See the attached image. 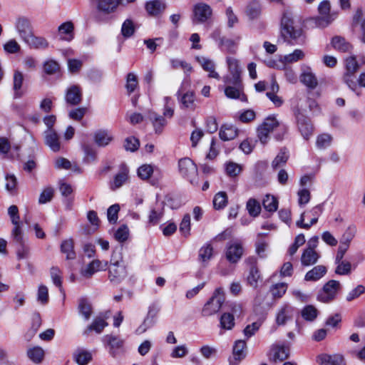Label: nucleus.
<instances>
[{
    "mask_svg": "<svg viewBox=\"0 0 365 365\" xmlns=\"http://www.w3.org/2000/svg\"><path fill=\"white\" fill-rule=\"evenodd\" d=\"M281 33L285 38H290L297 43L304 41V31L300 26H294L292 15L284 11L281 19Z\"/></svg>",
    "mask_w": 365,
    "mask_h": 365,
    "instance_id": "f257e3e1",
    "label": "nucleus"
},
{
    "mask_svg": "<svg viewBox=\"0 0 365 365\" xmlns=\"http://www.w3.org/2000/svg\"><path fill=\"white\" fill-rule=\"evenodd\" d=\"M108 269V278L113 284H119L127 276L125 266L123 262V256L120 252H113Z\"/></svg>",
    "mask_w": 365,
    "mask_h": 365,
    "instance_id": "f03ea898",
    "label": "nucleus"
},
{
    "mask_svg": "<svg viewBox=\"0 0 365 365\" xmlns=\"http://www.w3.org/2000/svg\"><path fill=\"white\" fill-rule=\"evenodd\" d=\"M292 111L296 118L298 128L304 139H309L313 132V125L310 119L305 115L302 102H299L292 107Z\"/></svg>",
    "mask_w": 365,
    "mask_h": 365,
    "instance_id": "7ed1b4c3",
    "label": "nucleus"
},
{
    "mask_svg": "<svg viewBox=\"0 0 365 365\" xmlns=\"http://www.w3.org/2000/svg\"><path fill=\"white\" fill-rule=\"evenodd\" d=\"M23 74L19 71H16L14 75L13 83V101L11 105L12 111L21 116L22 113L23 103L21 98L23 96Z\"/></svg>",
    "mask_w": 365,
    "mask_h": 365,
    "instance_id": "20e7f679",
    "label": "nucleus"
},
{
    "mask_svg": "<svg viewBox=\"0 0 365 365\" xmlns=\"http://www.w3.org/2000/svg\"><path fill=\"white\" fill-rule=\"evenodd\" d=\"M225 297L223 289L217 288L210 299L205 304L202 309V315L209 317L218 312L225 302Z\"/></svg>",
    "mask_w": 365,
    "mask_h": 365,
    "instance_id": "39448f33",
    "label": "nucleus"
},
{
    "mask_svg": "<svg viewBox=\"0 0 365 365\" xmlns=\"http://www.w3.org/2000/svg\"><path fill=\"white\" fill-rule=\"evenodd\" d=\"M24 43L29 47L35 50H44L48 47V41L41 36H36L32 34V26L29 21L24 19Z\"/></svg>",
    "mask_w": 365,
    "mask_h": 365,
    "instance_id": "423d86ee",
    "label": "nucleus"
},
{
    "mask_svg": "<svg viewBox=\"0 0 365 365\" xmlns=\"http://www.w3.org/2000/svg\"><path fill=\"white\" fill-rule=\"evenodd\" d=\"M178 168L180 174L191 184H197V168L191 159L188 158L180 159L178 162Z\"/></svg>",
    "mask_w": 365,
    "mask_h": 365,
    "instance_id": "0eeeda50",
    "label": "nucleus"
},
{
    "mask_svg": "<svg viewBox=\"0 0 365 365\" xmlns=\"http://www.w3.org/2000/svg\"><path fill=\"white\" fill-rule=\"evenodd\" d=\"M245 264L249 268V274L247 277L250 286L257 288L258 282L262 281V277L257 267V258L255 256H250L246 258Z\"/></svg>",
    "mask_w": 365,
    "mask_h": 365,
    "instance_id": "6e6552de",
    "label": "nucleus"
},
{
    "mask_svg": "<svg viewBox=\"0 0 365 365\" xmlns=\"http://www.w3.org/2000/svg\"><path fill=\"white\" fill-rule=\"evenodd\" d=\"M245 249L241 242L234 240L227 244L225 257L231 264L238 262L244 255Z\"/></svg>",
    "mask_w": 365,
    "mask_h": 365,
    "instance_id": "1a4fd4ad",
    "label": "nucleus"
},
{
    "mask_svg": "<svg viewBox=\"0 0 365 365\" xmlns=\"http://www.w3.org/2000/svg\"><path fill=\"white\" fill-rule=\"evenodd\" d=\"M227 63L230 73L223 77V81L226 84L238 86L240 83V70L238 61L235 58L227 57Z\"/></svg>",
    "mask_w": 365,
    "mask_h": 365,
    "instance_id": "9d476101",
    "label": "nucleus"
},
{
    "mask_svg": "<svg viewBox=\"0 0 365 365\" xmlns=\"http://www.w3.org/2000/svg\"><path fill=\"white\" fill-rule=\"evenodd\" d=\"M339 288L340 283L339 281L333 279L329 281L319 293L317 296L318 300L322 302H329L335 298Z\"/></svg>",
    "mask_w": 365,
    "mask_h": 365,
    "instance_id": "9b49d317",
    "label": "nucleus"
},
{
    "mask_svg": "<svg viewBox=\"0 0 365 365\" xmlns=\"http://www.w3.org/2000/svg\"><path fill=\"white\" fill-rule=\"evenodd\" d=\"M330 10L331 5L328 0H324L319 4L318 11L321 15V17L319 19V24L320 26H327L336 18L337 14L335 12L331 13Z\"/></svg>",
    "mask_w": 365,
    "mask_h": 365,
    "instance_id": "f8f14e48",
    "label": "nucleus"
},
{
    "mask_svg": "<svg viewBox=\"0 0 365 365\" xmlns=\"http://www.w3.org/2000/svg\"><path fill=\"white\" fill-rule=\"evenodd\" d=\"M13 228L11 232V243L16 247L23 245V230L19 223V214L10 217Z\"/></svg>",
    "mask_w": 365,
    "mask_h": 365,
    "instance_id": "ddd939ff",
    "label": "nucleus"
},
{
    "mask_svg": "<svg viewBox=\"0 0 365 365\" xmlns=\"http://www.w3.org/2000/svg\"><path fill=\"white\" fill-rule=\"evenodd\" d=\"M194 21L196 23H204L209 19L212 14L211 7L205 3H199L195 5L193 9Z\"/></svg>",
    "mask_w": 365,
    "mask_h": 365,
    "instance_id": "4468645a",
    "label": "nucleus"
},
{
    "mask_svg": "<svg viewBox=\"0 0 365 365\" xmlns=\"http://www.w3.org/2000/svg\"><path fill=\"white\" fill-rule=\"evenodd\" d=\"M107 261L93 259L81 270V274L86 278H91L96 272L106 270L108 267Z\"/></svg>",
    "mask_w": 365,
    "mask_h": 365,
    "instance_id": "2eb2a0df",
    "label": "nucleus"
},
{
    "mask_svg": "<svg viewBox=\"0 0 365 365\" xmlns=\"http://www.w3.org/2000/svg\"><path fill=\"white\" fill-rule=\"evenodd\" d=\"M261 125L268 128L271 132L274 131L275 129H277L279 132V134H276L275 135V138L277 140H281L287 132L286 125L281 124L274 116H269L265 118Z\"/></svg>",
    "mask_w": 365,
    "mask_h": 365,
    "instance_id": "dca6fc26",
    "label": "nucleus"
},
{
    "mask_svg": "<svg viewBox=\"0 0 365 365\" xmlns=\"http://www.w3.org/2000/svg\"><path fill=\"white\" fill-rule=\"evenodd\" d=\"M177 97L182 109L195 110L197 108L196 98L194 92L187 91L186 93L181 94L180 91H178L177 93Z\"/></svg>",
    "mask_w": 365,
    "mask_h": 365,
    "instance_id": "f3484780",
    "label": "nucleus"
},
{
    "mask_svg": "<svg viewBox=\"0 0 365 365\" xmlns=\"http://www.w3.org/2000/svg\"><path fill=\"white\" fill-rule=\"evenodd\" d=\"M65 100L70 106H77L82 101V91L77 85L68 87L66 91Z\"/></svg>",
    "mask_w": 365,
    "mask_h": 365,
    "instance_id": "a211bd4d",
    "label": "nucleus"
},
{
    "mask_svg": "<svg viewBox=\"0 0 365 365\" xmlns=\"http://www.w3.org/2000/svg\"><path fill=\"white\" fill-rule=\"evenodd\" d=\"M295 313L296 309L294 307L289 304H284L277 314L276 323L279 326L284 325L288 321L293 319Z\"/></svg>",
    "mask_w": 365,
    "mask_h": 365,
    "instance_id": "6ab92c4d",
    "label": "nucleus"
},
{
    "mask_svg": "<svg viewBox=\"0 0 365 365\" xmlns=\"http://www.w3.org/2000/svg\"><path fill=\"white\" fill-rule=\"evenodd\" d=\"M148 119L150 121L156 134H160L163 131L164 128L166 126L168 122L164 116L154 112L148 111Z\"/></svg>",
    "mask_w": 365,
    "mask_h": 365,
    "instance_id": "aec40b11",
    "label": "nucleus"
},
{
    "mask_svg": "<svg viewBox=\"0 0 365 365\" xmlns=\"http://www.w3.org/2000/svg\"><path fill=\"white\" fill-rule=\"evenodd\" d=\"M262 11V6L259 1L252 0L250 1L245 10L246 16L249 20L254 21L260 18Z\"/></svg>",
    "mask_w": 365,
    "mask_h": 365,
    "instance_id": "412c9836",
    "label": "nucleus"
},
{
    "mask_svg": "<svg viewBox=\"0 0 365 365\" xmlns=\"http://www.w3.org/2000/svg\"><path fill=\"white\" fill-rule=\"evenodd\" d=\"M319 365H346L344 356L341 354H323L318 356Z\"/></svg>",
    "mask_w": 365,
    "mask_h": 365,
    "instance_id": "4be33fe9",
    "label": "nucleus"
},
{
    "mask_svg": "<svg viewBox=\"0 0 365 365\" xmlns=\"http://www.w3.org/2000/svg\"><path fill=\"white\" fill-rule=\"evenodd\" d=\"M45 144L53 152L59 151L61 143L59 136L55 130H46L44 131Z\"/></svg>",
    "mask_w": 365,
    "mask_h": 365,
    "instance_id": "5701e85b",
    "label": "nucleus"
},
{
    "mask_svg": "<svg viewBox=\"0 0 365 365\" xmlns=\"http://www.w3.org/2000/svg\"><path fill=\"white\" fill-rule=\"evenodd\" d=\"M332 47L339 52L350 53L352 51V45L346 39L341 36H335L331 40Z\"/></svg>",
    "mask_w": 365,
    "mask_h": 365,
    "instance_id": "b1692460",
    "label": "nucleus"
},
{
    "mask_svg": "<svg viewBox=\"0 0 365 365\" xmlns=\"http://www.w3.org/2000/svg\"><path fill=\"white\" fill-rule=\"evenodd\" d=\"M197 61L200 64L202 68L208 72V77L215 78L217 80L220 79V76L217 72L215 71V63L213 61L205 57H197Z\"/></svg>",
    "mask_w": 365,
    "mask_h": 365,
    "instance_id": "393cba45",
    "label": "nucleus"
},
{
    "mask_svg": "<svg viewBox=\"0 0 365 365\" xmlns=\"http://www.w3.org/2000/svg\"><path fill=\"white\" fill-rule=\"evenodd\" d=\"M299 78L300 81L310 89H314L318 85V80L309 67L302 71Z\"/></svg>",
    "mask_w": 365,
    "mask_h": 365,
    "instance_id": "a878e982",
    "label": "nucleus"
},
{
    "mask_svg": "<svg viewBox=\"0 0 365 365\" xmlns=\"http://www.w3.org/2000/svg\"><path fill=\"white\" fill-rule=\"evenodd\" d=\"M289 348L285 346H273L270 352V359L274 362L282 361L288 358Z\"/></svg>",
    "mask_w": 365,
    "mask_h": 365,
    "instance_id": "bb28decb",
    "label": "nucleus"
},
{
    "mask_svg": "<svg viewBox=\"0 0 365 365\" xmlns=\"http://www.w3.org/2000/svg\"><path fill=\"white\" fill-rule=\"evenodd\" d=\"M121 1L122 0H98L97 8L101 12L108 14L115 12Z\"/></svg>",
    "mask_w": 365,
    "mask_h": 365,
    "instance_id": "cd10ccee",
    "label": "nucleus"
},
{
    "mask_svg": "<svg viewBox=\"0 0 365 365\" xmlns=\"http://www.w3.org/2000/svg\"><path fill=\"white\" fill-rule=\"evenodd\" d=\"M166 8L165 4L159 0H153L145 4V10L150 16L161 15Z\"/></svg>",
    "mask_w": 365,
    "mask_h": 365,
    "instance_id": "c85d7f7f",
    "label": "nucleus"
},
{
    "mask_svg": "<svg viewBox=\"0 0 365 365\" xmlns=\"http://www.w3.org/2000/svg\"><path fill=\"white\" fill-rule=\"evenodd\" d=\"M26 355L34 364H39L45 358V351L42 347L35 346L27 349Z\"/></svg>",
    "mask_w": 365,
    "mask_h": 365,
    "instance_id": "c756f323",
    "label": "nucleus"
},
{
    "mask_svg": "<svg viewBox=\"0 0 365 365\" xmlns=\"http://www.w3.org/2000/svg\"><path fill=\"white\" fill-rule=\"evenodd\" d=\"M320 255L315 250L310 248H306L301 257V263L303 266H310L317 262Z\"/></svg>",
    "mask_w": 365,
    "mask_h": 365,
    "instance_id": "7c9ffc66",
    "label": "nucleus"
},
{
    "mask_svg": "<svg viewBox=\"0 0 365 365\" xmlns=\"http://www.w3.org/2000/svg\"><path fill=\"white\" fill-rule=\"evenodd\" d=\"M113 139L111 133L107 130H98L94 133V141L100 147L108 145Z\"/></svg>",
    "mask_w": 365,
    "mask_h": 365,
    "instance_id": "2f4dec72",
    "label": "nucleus"
},
{
    "mask_svg": "<svg viewBox=\"0 0 365 365\" xmlns=\"http://www.w3.org/2000/svg\"><path fill=\"white\" fill-rule=\"evenodd\" d=\"M238 135V130L232 125L224 124L221 126L219 136L224 141L231 140Z\"/></svg>",
    "mask_w": 365,
    "mask_h": 365,
    "instance_id": "473e14b6",
    "label": "nucleus"
},
{
    "mask_svg": "<svg viewBox=\"0 0 365 365\" xmlns=\"http://www.w3.org/2000/svg\"><path fill=\"white\" fill-rule=\"evenodd\" d=\"M74 26L71 21H66L58 26V31L61 38L67 41H71L74 37Z\"/></svg>",
    "mask_w": 365,
    "mask_h": 365,
    "instance_id": "72a5a7b5",
    "label": "nucleus"
},
{
    "mask_svg": "<svg viewBox=\"0 0 365 365\" xmlns=\"http://www.w3.org/2000/svg\"><path fill=\"white\" fill-rule=\"evenodd\" d=\"M104 340L107 345L110 347V354L113 356H115L117 351L123 345V340L118 336L113 335H106L104 336Z\"/></svg>",
    "mask_w": 365,
    "mask_h": 365,
    "instance_id": "f704fd0d",
    "label": "nucleus"
},
{
    "mask_svg": "<svg viewBox=\"0 0 365 365\" xmlns=\"http://www.w3.org/2000/svg\"><path fill=\"white\" fill-rule=\"evenodd\" d=\"M327 273V268L324 265H317L307 272L304 277L306 281H317Z\"/></svg>",
    "mask_w": 365,
    "mask_h": 365,
    "instance_id": "c9c22d12",
    "label": "nucleus"
},
{
    "mask_svg": "<svg viewBox=\"0 0 365 365\" xmlns=\"http://www.w3.org/2000/svg\"><path fill=\"white\" fill-rule=\"evenodd\" d=\"M213 256V247L210 243L203 245L198 252V260L206 266Z\"/></svg>",
    "mask_w": 365,
    "mask_h": 365,
    "instance_id": "e433bc0d",
    "label": "nucleus"
},
{
    "mask_svg": "<svg viewBox=\"0 0 365 365\" xmlns=\"http://www.w3.org/2000/svg\"><path fill=\"white\" fill-rule=\"evenodd\" d=\"M73 359L78 365H86L92 360V354L84 349H77L73 354Z\"/></svg>",
    "mask_w": 365,
    "mask_h": 365,
    "instance_id": "4c0bfd02",
    "label": "nucleus"
},
{
    "mask_svg": "<svg viewBox=\"0 0 365 365\" xmlns=\"http://www.w3.org/2000/svg\"><path fill=\"white\" fill-rule=\"evenodd\" d=\"M108 326V323L106 322L105 319L102 317H97L94 319L92 324L88 327L87 329L85 331L84 334H88V332L94 331L97 334H100L102 332L103 329Z\"/></svg>",
    "mask_w": 365,
    "mask_h": 365,
    "instance_id": "58836bf2",
    "label": "nucleus"
},
{
    "mask_svg": "<svg viewBox=\"0 0 365 365\" xmlns=\"http://www.w3.org/2000/svg\"><path fill=\"white\" fill-rule=\"evenodd\" d=\"M246 348V341L245 340H237L235 342V344L233 346L232 349V354L234 356L235 360H242L243 359L246 354L244 352V350Z\"/></svg>",
    "mask_w": 365,
    "mask_h": 365,
    "instance_id": "ea45409f",
    "label": "nucleus"
},
{
    "mask_svg": "<svg viewBox=\"0 0 365 365\" xmlns=\"http://www.w3.org/2000/svg\"><path fill=\"white\" fill-rule=\"evenodd\" d=\"M225 88V96L232 99H240L241 101H247L246 96L241 92L239 88H237L234 86H230L231 84H228Z\"/></svg>",
    "mask_w": 365,
    "mask_h": 365,
    "instance_id": "a19ab883",
    "label": "nucleus"
},
{
    "mask_svg": "<svg viewBox=\"0 0 365 365\" xmlns=\"http://www.w3.org/2000/svg\"><path fill=\"white\" fill-rule=\"evenodd\" d=\"M289 159V152L286 148L280 150L279 153L275 157L272 163V167L277 169L284 165Z\"/></svg>",
    "mask_w": 365,
    "mask_h": 365,
    "instance_id": "79ce46f5",
    "label": "nucleus"
},
{
    "mask_svg": "<svg viewBox=\"0 0 365 365\" xmlns=\"http://www.w3.org/2000/svg\"><path fill=\"white\" fill-rule=\"evenodd\" d=\"M220 327L225 330H231L235 327L234 315L230 313H224L220 319Z\"/></svg>",
    "mask_w": 365,
    "mask_h": 365,
    "instance_id": "37998d69",
    "label": "nucleus"
},
{
    "mask_svg": "<svg viewBox=\"0 0 365 365\" xmlns=\"http://www.w3.org/2000/svg\"><path fill=\"white\" fill-rule=\"evenodd\" d=\"M50 275L54 285L59 289L61 292H62L63 287L61 270L58 267H52L50 269Z\"/></svg>",
    "mask_w": 365,
    "mask_h": 365,
    "instance_id": "c03bdc74",
    "label": "nucleus"
},
{
    "mask_svg": "<svg viewBox=\"0 0 365 365\" xmlns=\"http://www.w3.org/2000/svg\"><path fill=\"white\" fill-rule=\"evenodd\" d=\"M128 171L126 169H123L121 172L115 175L113 182L110 185L112 190H116L120 187L128 180Z\"/></svg>",
    "mask_w": 365,
    "mask_h": 365,
    "instance_id": "a18cd8bd",
    "label": "nucleus"
},
{
    "mask_svg": "<svg viewBox=\"0 0 365 365\" xmlns=\"http://www.w3.org/2000/svg\"><path fill=\"white\" fill-rule=\"evenodd\" d=\"M61 252L66 255L67 259H73L76 258V253L73 250V242L72 240H67L61 243Z\"/></svg>",
    "mask_w": 365,
    "mask_h": 365,
    "instance_id": "49530a36",
    "label": "nucleus"
},
{
    "mask_svg": "<svg viewBox=\"0 0 365 365\" xmlns=\"http://www.w3.org/2000/svg\"><path fill=\"white\" fill-rule=\"evenodd\" d=\"M356 230L355 225L349 226L342 235L340 239V243L349 246L356 233Z\"/></svg>",
    "mask_w": 365,
    "mask_h": 365,
    "instance_id": "de8ad7c7",
    "label": "nucleus"
},
{
    "mask_svg": "<svg viewBox=\"0 0 365 365\" xmlns=\"http://www.w3.org/2000/svg\"><path fill=\"white\" fill-rule=\"evenodd\" d=\"M337 264L335 273L339 275H347L351 272V264L349 261L341 259L339 262H336Z\"/></svg>",
    "mask_w": 365,
    "mask_h": 365,
    "instance_id": "09e8293b",
    "label": "nucleus"
},
{
    "mask_svg": "<svg viewBox=\"0 0 365 365\" xmlns=\"http://www.w3.org/2000/svg\"><path fill=\"white\" fill-rule=\"evenodd\" d=\"M301 314L304 320L313 322L318 315V311L314 306L307 305L302 309Z\"/></svg>",
    "mask_w": 365,
    "mask_h": 365,
    "instance_id": "8fccbe9b",
    "label": "nucleus"
},
{
    "mask_svg": "<svg viewBox=\"0 0 365 365\" xmlns=\"http://www.w3.org/2000/svg\"><path fill=\"white\" fill-rule=\"evenodd\" d=\"M78 310L81 314L83 316L86 320L89 319L92 314V308L91 304L86 299L81 298L78 303Z\"/></svg>",
    "mask_w": 365,
    "mask_h": 365,
    "instance_id": "3c124183",
    "label": "nucleus"
},
{
    "mask_svg": "<svg viewBox=\"0 0 365 365\" xmlns=\"http://www.w3.org/2000/svg\"><path fill=\"white\" fill-rule=\"evenodd\" d=\"M31 327L27 333L28 336L30 338L35 335V334L36 333V331H38V328L41 324V319L39 313H33L31 315Z\"/></svg>",
    "mask_w": 365,
    "mask_h": 365,
    "instance_id": "603ef678",
    "label": "nucleus"
},
{
    "mask_svg": "<svg viewBox=\"0 0 365 365\" xmlns=\"http://www.w3.org/2000/svg\"><path fill=\"white\" fill-rule=\"evenodd\" d=\"M43 71L48 75H55L59 73L60 66L57 61L50 59L43 63Z\"/></svg>",
    "mask_w": 365,
    "mask_h": 365,
    "instance_id": "864d4df0",
    "label": "nucleus"
},
{
    "mask_svg": "<svg viewBox=\"0 0 365 365\" xmlns=\"http://www.w3.org/2000/svg\"><path fill=\"white\" fill-rule=\"evenodd\" d=\"M262 205L266 210L273 212L277 209L278 201L274 196L267 195L263 199Z\"/></svg>",
    "mask_w": 365,
    "mask_h": 365,
    "instance_id": "5fc2aeb1",
    "label": "nucleus"
},
{
    "mask_svg": "<svg viewBox=\"0 0 365 365\" xmlns=\"http://www.w3.org/2000/svg\"><path fill=\"white\" fill-rule=\"evenodd\" d=\"M227 204V195L225 192H217L213 199V205L216 210L223 209Z\"/></svg>",
    "mask_w": 365,
    "mask_h": 365,
    "instance_id": "6e6d98bb",
    "label": "nucleus"
},
{
    "mask_svg": "<svg viewBox=\"0 0 365 365\" xmlns=\"http://www.w3.org/2000/svg\"><path fill=\"white\" fill-rule=\"evenodd\" d=\"M246 208L249 214L254 217L258 216L261 211L259 202L253 198H250L247 201Z\"/></svg>",
    "mask_w": 365,
    "mask_h": 365,
    "instance_id": "4d7b16f0",
    "label": "nucleus"
},
{
    "mask_svg": "<svg viewBox=\"0 0 365 365\" xmlns=\"http://www.w3.org/2000/svg\"><path fill=\"white\" fill-rule=\"evenodd\" d=\"M135 28L131 19H126L122 24L121 34L124 38H130L135 32Z\"/></svg>",
    "mask_w": 365,
    "mask_h": 365,
    "instance_id": "13d9d810",
    "label": "nucleus"
},
{
    "mask_svg": "<svg viewBox=\"0 0 365 365\" xmlns=\"http://www.w3.org/2000/svg\"><path fill=\"white\" fill-rule=\"evenodd\" d=\"M299 102H302L303 108L304 110H305V108H304V105H305V106H308L309 110L313 114L317 115L320 113V108H319L318 103L314 99H312L309 98H304V99L299 98L297 101V104Z\"/></svg>",
    "mask_w": 365,
    "mask_h": 365,
    "instance_id": "bf43d9fd",
    "label": "nucleus"
},
{
    "mask_svg": "<svg viewBox=\"0 0 365 365\" xmlns=\"http://www.w3.org/2000/svg\"><path fill=\"white\" fill-rule=\"evenodd\" d=\"M345 72L355 73L359 68V65L355 56H349L344 60Z\"/></svg>",
    "mask_w": 365,
    "mask_h": 365,
    "instance_id": "052dcab7",
    "label": "nucleus"
},
{
    "mask_svg": "<svg viewBox=\"0 0 365 365\" xmlns=\"http://www.w3.org/2000/svg\"><path fill=\"white\" fill-rule=\"evenodd\" d=\"M304 53L301 49H295L292 53L285 55L283 61L287 63L297 62L304 58Z\"/></svg>",
    "mask_w": 365,
    "mask_h": 365,
    "instance_id": "680f3d73",
    "label": "nucleus"
},
{
    "mask_svg": "<svg viewBox=\"0 0 365 365\" xmlns=\"http://www.w3.org/2000/svg\"><path fill=\"white\" fill-rule=\"evenodd\" d=\"M287 288V284L278 283L272 287L270 292L274 298H281L285 294Z\"/></svg>",
    "mask_w": 365,
    "mask_h": 365,
    "instance_id": "e2e57ef3",
    "label": "nucleus"
},
{
    "mask_svg": "<svg viewBox=\"0 0 365 365\" xmlns=\"http://www.w3.org/2000/svg\"><path fill=\"white\" fill-rule=\"evenodd\" d=\"M190 216L189 214L184 215L182 222L180 225V232L185 237L190 235Z\"/></svg>",
    "mask_w": 365,
    "mask_h": 365,
    "instance_id": "0e129e2a",
    "label": "nucleus"
},
{
    "mask_svg": "<svg viewBox=\"0 0 365 365\" xmlns=\"http://www.w3.org/2000/svg\"><path fill=\"white\" fill-rule=\"evenodd\" d=\"M343 81L351 90L353 91L356 90L357 85L355 73L345 72L343 76Z\"/></svg>",
    "mask_w": 365,
    "mask_h": 365,
    "instance_id": "69168bd1",
    "label": "nucleus"
},
{
    "mask_svg": "<svg viewBox=\"0 0 365 365\" xmlns=\"http://www.w3.org/2000/svg\"><path fill=\"white\" fill-rule=\"evenodd\" d=\"M138 86V78L136 75L133 73H129L127 75L126 79V89L129 94L133 93Z\"/></svg>",
    "mask_w": 365,
    "mask_h": 365,
    "instance_id": "338daca9",
    "label": "nucleus"
},
{
    "mask_svg": "<svg viewBox=\"0 0 365 365\" xmlns=\"http://www.w3.org/2000/svg\"><path fill=\"white\" fill-rule=\"evenodd\" d=\"M54 193V190L51 187H46L42 192L41 193L38 199V202L40 204H45L48 202H50L53 198Z\"/></svg>",
    "mask_w": 365,
    "mask_h": 365,
    "instance_id": "774afa93",
    "label": "nucleus"
}]
</instances>
